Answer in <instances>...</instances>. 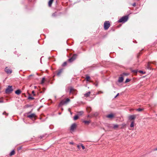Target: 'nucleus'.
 <instances>
[{
  "instance_id": "obj_15",
  "label": "nucleus",
  "mask_w": 157,
  "mask_h": 157,
  "mask_svg": "<svg viewBox=\"0 0 157 157\" xmlns=\"http://www.w3.org/2000/svg\"><path fill=\"white\" fill-rule=\"evenodd\" d=\"M53 1V0H50L49 1V2H48V5L49 6H51L52 3V2Z\"/></svg>"
},
{
  "instance_id": "obj_8",
  "label": "nucleus",
  "mask_w": 157,
  "mask_h": 157,
  "mask_svg": "<svg viewBox=\"0 0 157 157\" xmlns=\"http://www.w3.org/2000/svg\"><path fill=\"white\" fill-rule=\"evenodd\" d=\"M36 116L35 114L34 113H32L30 115H27V117L32 119L33 118H35Z\"/></svg>"
},
{
  "instance_id": "obj_1",
  "label": "nucleus",
  "mask_w": 157,
  "mask_h": 157,
  "mask_svg": "<svg viewBox=\"0 0 157 157\" xmlns=\"http://www.w3.org/2000/svg\"><path fill=\"white\" fill-rule=\"evenodd\" d=\"M128 17L127 16H123L118 20V22H119L124 23L128 20Z\"/></svg>"
},
{
  "instance_id": "obj_25",
  "label": "nucleus",
  "mask_w": 157,
  "mask_h": 157,
  "mask_svg": "<svg viewBox=\"0 0 157 157\" xmlns=\"http://www.w3.org/2000/svg\"><path fill=\"white\" fill-rule=\"evenodd\" d=\"M90 78V76H87L86 77V79L87 81H89V79Z\"/></svg>"
},
{
  "instance_id": "obj_10",
  "label": "nucleus",
  "mask_w": 157,
  "mask_h": 157,
  "mask_svg": "<svg viewBox=\"0 0 157 157\" xmlns=\"http://www.w3.org/2000/svg\"><path fill=\"white\" fill-rule=\"evenodd\" d=\"M63 71V69H60L58 71H57V75L58 76H60L61 73Z\"/></svg>"
},
{
  "instance_id": "obj_14",
  "label": "nucleus",
  "mask_w": 157,
  "mask_h": 157,
  "mask_svg": "<svg viewBox=\"0 0 157 157\" xmlns=\"http://www.w3.org/2000/svg\"><path fill=\"white\" fill-rule=\"evenodd\" d=\"M90 94V92H88L84 94V96L86 97H88Z\"/></svg>"
},
{
  "instance_id": "obj_5",
  "label": "nucleus",
  "mask_w": 157,
  "mask_h": 157,
  "mask_svg": "<svg viewBox=\"0 0 157 157\" xmlns=\"http://www.w3.org/2000/svg\"><path fill=\"white\" fill-rule=\"evenodd\" d=\"M76 90L72 87H70V93L74 94H76V93L75 92Z\"/></svg>"
},
{
  "instance_id": "obj_12",
  "label": "nucleus",
  "mask_w": 157,
  "mask_h": 157,
  "mask_svg": "<svg viewBox=\"0 0 157 157\" xmlns=\"http://www.w3.org/2000/svg\"><path fill=\"white\" fill-rule=\"evenodd\" d=\"M124 80V78L123 77H120L118 80V82H122Z\"/></svg>"
},
{
  "instance_id": "obj_46",
  "label": "nucleus",
  "mask_w": 157,
  "mask_h": 157,
  "mask_svg": "<svg viewBox=\"0 0 157 157\" xmlns=\"http://www.w3.org/2000/svg\"><path fill=\"white\" fill-rule=\"evenodd\" d=\"M59 114H61V113H59Z\"/></svg>"
},
{
  "instance_id": "obj_21",
  "label": "nucleus",
  "mask_w": 157,
  "mask_h": 157,
  "mask_svg": "<svg viewBox=\"0 0 157 157\" xmlns=\"http://www.w3.org/2000/svg\"><path fill=\"white\" fill-rule=\"evenodd\" d=\"M130 126L131 127H134V121H132V122L130 124Z\"/></svg>"
},
{
  "instance_id": "obj_4",
  "label": "nucleus",
  "mask_w": 157,
  "mask_h": 157,
  "mask_svg": "<svg viewBox=\"0 0 157 157\" xmlns=\"http://www.w3.org/2000/svg\"><path fill=\"white\" fill-rule=\"evenodd\" d=\"M70 101V100L69 98H67L65 101L64 100H62V101L60 103L59 105H63L65 104H66L68 102H69Z\"/></svg>"
},
{
  "instance_id": "obj_34",
  "label": "nucleus",
  "mask_w": 157,
  "mask_h": 157,
  "mask_svg": "<svg viewBox=\"0 0 157 157\" xmlns=\"http://www.w3.org/2000/svg\"><path fill=\"white\" fill-rule=\"evenodd\" d=\"M77 147L79 149H80V146L79 145H77Z\"/></svg>"
},
{
  "instance_id": "obj_35",
  "label": "nucleus",
  "mask_w": 157,
  "mask_h": 157,
  "mask_svg": "<svg viewBox=\"0 0 157 157\" xmlns=\"http://www.w3.org/2000/svg\"><path fill=\"white\" fill-rule=\"evenodd\" d=\"M132 6H136V4L135 3H134L133 4H132Z\"/></svg>"
},
{
  "instance_id": "obj_38",
  "label": "nucleus",
  "mask_w": 157,
  "mask_h": 157,
  "mask_svg": "<svg viewBox=\"0 0 157 157\" xmlns=\"http://www.w3.org/2000/svg\"><path fill=\"white\" fill-rule=\"evenodd\" d=\"M70 144H73L74 143L73 142H70Z\"/></svg>"
},
{
  "instance_id": "obj_20",
  "label": "nucleus",
  "mask_w": 157,
  "mask_h": 157,
  "mask_svg": "<svg viewBox=\"0 0 157 157\" xmlns=\"http://www.w3.org/2000/svg\"><path fill=\"white\" fill-rule=\"evenodd\" d=\"M15 154V151L14 150L12 151L10 154V156L13 155Z\"/></svg>"
},
{
  "instance_id": "obj_31",
  "label": "nucleus",
  "mask_w": 157,
  "mask_h": 157,
  "mask_svg": "<svg viewBox=\"0 0 157 157\" xmlns=\"http://www.w3.org/2000/svg\"><path fill=\"white\" fill-rule=\"evenodd\" d=\"M3 115H6L7 116L8 115V114L7 113L5 112H4L3 113Z\"/></svg>"
},
{
  "instance_id": "obj_6",
  "label": "nucleus",
  "mask_w": 157,
  "mask_h": 157,
  "mask_svg": "<svg viewBox=\"0 0 157 157\" xmlns=\"http://www.w3.org/2000/svg\"><path fill=\"white\" fill-rule=\"evenodd\" d=\"M5 71L8 74H10L12 72L11 69L6 67L5 69Z\"/></svg>"
},
{
  "instance_id": "obj_23",
  "label": "nucleus",
  "mask_w": 157,
  "mask_h": 157,
  "mask_svg": "<svg viewBox=\"0 0 157 157\" xmlns=\"http://www.w3.org/2000/svg\"><path fill=\"white\" fill-rule=\"evenodd\" d=\"M78 118V115H75L74 117V120H77Z\"/></svg>"
},
{
  "instance_id": "obj_2",
  "label": "nucleus",
  "mask_w": 157,
  "mask_h": 157,
  "mask_svg": "<svg viewBox=\"0 0 157 157\" xmlns=\"http://www.w3.org/2000/svg\"><path fill=\"white\" fill-rule=\"evenodd\" d=\"M110 26V24L109 21H105L104 23V28L105 30H107Z\"/></svg>"
},
{
  "instance_id": "obj_37",
  "label": "nucleus",
  "mask_w": 157,
  "mask_h": 157,
  "mask_svg": "<svg viewBox=\"0 0 157 157\" xmlns=\"http://www.w3.org/2000/svg\"><path fill=\"white\" fill-rule=\"evenodd\" d=\"M3 101L2 100H0V103H3Z\"/></svg>"
},
{
  "instance_id": "obj_36",
  "label": "nucleus",
  "mask_w": 157,
  "mask_h": 157,
  "mask_svg": "<svg viewBox=\"0 0 157 157\" xmlns=\"http://www.w3.org/2000/svg\"><path fill=\"white\" fill-rule=\"evenodd\" d=\"M32 93L34 95H35V94H34V91H32Z\"/></svg>"
},
{
  "instance_id": "obj_42",
  "label": "nucleus",
  "mask_w": 157,
  "mask_h": 157,
  "mask_svg": "<svg viewBox=\"0 0 157 157\" xmlns=\"http://www.w3.org/2000/svg\"><path fill=\"white\" fill-rule=\"evenodd\" d=\"M124 75H128V74H127V73H124L123 74Z\"/></svg>"
},
{
  "instance_id": "obj_18",
  "label": "nucleus",
  "mask_w": 157,
  "mask_h": 157,
  "mask_svg": "<svg viewBox=\"0 0 157 157\" xmlns=\"http://www.w3.org/2000/svg\"><path fill=\"white\" fill-rule=\"evenodd\" d=\"M77 55L75 54L72 56V58L75 60L77 58Z\"/></svg>"
},
{
  "instance_id": "obj_26",
  "label": "nucleus",
  "mask_w": 157,
  "mask_h": 157,
  "mask_svg": "<svg viewBox=\"0 0 157 157\" xmlns=\"http://www.w3.org/2000/svg\"><path fill=\"white\" fill-rule=\"evenodd\" d=\"M136 110L138 111H141L143 110V109H142L141 108H138L136 109Z\"/></svg>"
},
{
  "instance_id": "obj_29",
  "label": "nucleus",
  "mask_w": 157,
  "mask_h": 157,
  "mask_svg": "<svg viewBox=\"0 0 157 157\" xmlns=\"http://www.w3.org/2000/svg\"><path fill=\"white\" fill-rule=\"evenodd\" d=\"M67 64V62H64L62 66H64L65 65H66Z\"/></svg>"
},
{
  "instance_id": "obj_33",
  "label": "nucleus",
  "mask_w": 157,
  "mask_h": 157,
  "mask_svg": "<svg viewBox=\"0 0 157 157\" xmlns=\"http://www.w3.org/2000/svg\"><path fill=\"white\" fill-rule=\"evenodd\" d=\"M103 92L102 91H99V92H98L97 94H99L100 93H103Z\"/></svg>"
},
{
  "instance_id": "obj_32",
  "label": "nucleus",
  "mask_w": 157,
  "mask_h": 157,
  "mask_svg": "<svg viewBox=\"0 0 157 157\" xmlns=\"http://www.w3.org/2000/svg\"><path fill=\"white\" fill-rule=\"evenodd\" d=\"M139 72L141 73H142V74L145 73H144V72L142 71H139Z\"/></svg>"
},
{
  "instance_id": "obj_19",
  "label": "nucleus",
  "mask_w": 157,
  "mask_h": 157,
  "mask_svg": "<svg viewBox=\"0 0 157 157\" xmlns=\"http://www.w3.org/2000/svg\"><path fill=\"white\" fill-rule=\"evenodd\" d=\"M87 111L88 112H90L91 110V109L90 107H87L86 108Z\"/></svg>"
},
{
  "instance_id": "obj_17",
  "label": "nucleus",
  "mask_w": 157,
  "mask_h": 157,
  "mask_svg": "<svg viewBox=\"0 0 157 157\" xmlns=\"http://www.w3.org/2000/svg\"><path fill=\"white\" fill-rule=\"evenodd\" d=\"M112 125L113 126V128L115 129L118 127V125L117 124H113Z\"/></svg>"
},
{
  "instance_id": "obj_9",
  "label": "nucleus",
  "mask_w": 157,
  "mask_h": 157,
  "mask_svg": "<svg viewBox=\"0 0 157 157\" xmlns=\"http://www.w3.org/2000/svg\"><path fill=\"white\" fill-rule=\"evenodd\" d=\"M135 118V115H131L129 117V119L130 120H134Z\"/></svg>"
},
{
  "instance_id": "obj_27",
  "label": "nucleus",
  "mask_w": 157,
  "mask_h": 157,
  "mask_svg": "<svg viewBox=\"0 0 157 157\" xmlns=\"http://www.w3.org/2000/svg\"><path fill=\"white\" fill-rule=\"evenodd\" d=\"M44 80H45V78H43L42 79V80L41 82V84H43L44 83Z\"/></svg>"
},
{
  "instance_id": "obj_45",
  "label": "nucleus",
  "mask_w": 157,
  "mask_h": 157,
  "mask_svg": "<svg viewBox=\"0 0 157 157\" xmlns=\"http://www.w3.org/2000/svg\"><path fill=\"white\" fill-rule=\"evenodd\" d=\"M36 86H35V88H36Z\"/></svg>"
},
{
  "instance_id": "obj_40",
  "label": "nucleus",
  "mask_w": 157,
  "mask_h": 157,
  "mask_svg": "<svg viewBox=\"0 0 157 157\" xmlns=\"http://www.w3.org/2000/svg\"><path fill=\"white\" fill-rule=\"evenodd\" d=\"M119 95V93L117 94L115 96V98L117 97Z\"/></svg>"
},
{
  "instance_id": "obj_28",
  "label": "nucleus",
  "mask_w": 157,
  "mask_h": 157,
  "mask_svg": "<svg viewBox=\"0 0 157 157\" xmlns=\"http://www.w3.org/2000/svg\"><path fill=\"white\" fill-rule=\"evenodd\" d=\"M130 81V80L129 79L127 78L125 82H129Z\"/></svg>"
},
{
  "instance_id": "obj_39",
  "label": "nucleus",
  "mask_w": 157,
  "mask_h": 157,
  "mask_svg": "<svg viewBox=\"0 0 157 157\" xmlns=\"http://www.w3.org/2000/svg\"><path fill=\"white\" fill-rule=\"evenodd\" d=\"M52 16H55V15H56V13H54L52 14Z\"/></svg>"
},
{
  "instance_id": "obj_43",
  "label": "nucleus",
  "mask_w": 157,
  "mask_h": 157,
  "mask_svg": "<svg viewBox=\"0 0 157 157\" xmlns=\"http://www.w3.org/2000/svg\"><path fill=\"white\" fill-rule=\"evenodd\" d=\"M155 151H156L157 150V148H156L155 150H154Z\"/></svg>"
},
{
  "instance_id": "obj_11",
  "label": "nucleus",
  "mask_w": 157,
  "mask_h": 157,
  "mask_svg": "<svg viewBox=\"0 0 157 157\" xmlns=\"http://www.w3.org/2000/svg\"><path fill=\"white\" fill-rule=\"evenodd\" d=\"M114 116L113 114L111 113L106 116V117L109 118H112Z\"/></svg>"
},
{
  "instance_id": "obj_3",
  "label": "nucleus",
  "mask_w": 157,
  "mask_h": 157,
  "mask_svg": "<svg viewBox=\"0 0 157 157\" xmlns=\"http://www.w3.org/2000/svg\"><path fill=\"white\" fill-rule=\"evenodd\" d=\"M13 90L12 88V86H8L7 89L6 90V93H11Z\"/></svg>"
},
{
  "instance_id": "obj_16",
  "label": "nucleus",
  "mask_w": 157,
  "mask_h": 157,
  "mask_svg": "<svg viewBox=\"0 0 157 157\" xmlns=\"http://www.w3.org/2000/svg\"><path fill=\"white\" fill-rule=\"evenodd\" d=\"M83 122L85 124H88L90 123V121H83Z\"/></svg>"
},
{
  "instance_id": "obj_22",
  "label": "nucleus",
  "mask_w": 157,
  "mask_h": 157,
  "mask_svg": "<svg viewBox=\"0 0 157 157\" xmlns=\"http://www.w3.org/2000/svg\"><path fill=\"white\" fill-rule=\"evenodd\" d=\"M74 60L72 58V57L70 58V59H68V61L70 62H73V61H74Z\"/></svg>"
},
{
  "instance_id": "obj_30",
  "label": "nucleus",
  "mask_w": 157,
  "mask_h": 157,
  "mask_svg": "<svg viewBox=\"0 0 157 157\" xmlns=\"http://www.w3.org/2000/svg\"><path fill=\"white\" fill-rule=\"evenodd\" d=\"M81 147H82V149L83 150V149H85V147L82 144H81Z\"/></svg>"
},
{
  "instance_id": "obj_24",
  "label": "nucleus",
  "mask_w": 157,
  "mask_h": 157,
  "mask_svg": "<svg viewBox=\"0 0 157 157\" xmlns=\"http://www.w3.org/2000/svg\"><path fill=\"white\" fill-rule=\"evenodd\" d=\"M28 98L29 99H30V100H33L34 99V98H33L32 97H31V96L30 95L29 97H28Z\"/></svg>"
},
{
  "instance_id": "obj_41",
  "label": "nucleus",
  "mask_w": 157,
  "mask_h": 157,
  "mask_svg": "<svg viewBox=\"0 0 157 157\" xmlns=\"http://www.w3.org/2000/svg\"><path fill=\"white\" fill-rule=\"evenodd\" d=\"M133 72H135L136 73L137 72V71H136V70L134 71Z\"/></svg>"
},
{
  "instance_id": "obj_7",
  "label": "nucleus",
  "mask_w": 157,
  "mask_h": 157,
  "mask_svg": "<svg viewBox=\"0 0 157 157\" xmlns=\"http://www.w3.org/2000/svg\"><path fill=\"white\" fill-rule=\"evenodd\" d=\"M76 124L74 123L72 124L70 130L71 131H73L76 128Z\"/></svg>"
},
{
  "instance_id": "obj_44",
  "label": "nucleus",
  "mask_w": 157,
  "mask_h": 157,
  "mask_svg": "<svg viewBox=\"0 0 157 157\" xmlns=\"http://www.w3.org/2000/svg\"><path fill=\"white\" fill-rule=\"evenodd\" d=\"M80 113H83V112H80Z\"/></svg>"
},
{
  "instance_id": "obj_13",
  "label": "nucleus",
  "mask_w": 157,
  "mask_h": 157,
  "mask_svg": "<svg viewBox=\"0 0 157 157\" xmlns=\"http://www.w3.org/2000/svg\"><path fill=\"white\" fill-rule=\"evenodd\" d=\"M21 92V91L20 90H17L15 91V93L17 95L20 94Z\"/></svg>"
}]
</instances>
